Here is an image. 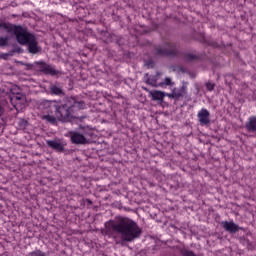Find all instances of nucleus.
Segmentation results:
<instances>
[{"mask_svg": "<svg viewBox=\"0 0 256 256\" xmlns=\"http://www.w3.org/2000/svg\"><path fill=\"white\" fill-rule=\"evenodd\" d=\"M113 233L121 235L120 245L125 246V243H133L139 239L143 230L137 222L127 217H118L117 220H109L105 223V235H113Z\"/></svg>", "mask_w": 256, "mask_h": 256, "instance_id": "nucleus-1", "label": "nucleus"}, {"mask_svg": "<svg viewBox=\"0 0 256 256\" xmlns=\"http://www.w3.org/2000/svg\"><path fill=\"white\" fill-rule=\"evenodd\" d=\"M0 31L15 35L19 45H27V42L35 35L28 32L27 29L23 28L21 25L11 24V22L7 21V18H0Z\"/></svg>", "mask_w": 256, "mask_h": 256, "instance_id": "nucleus-2", "label": "nucleus"}, {"mask_svg": "<svg viewBox=\"0 0 256 256\" xmlns=\"http://www.w3.org/2000/svg\"><path fill=\"white\" fill-rule=\"evenodd\" d=\"M79 129L82 131L79 132ZM70 140L73 145H90L91 140L87 137H93L95 133H93V128L89 125L80 124L77 132H70Z\"/></svg>", "mask_w": 256, "mask_h": 256, "instance_id": "nucleus-3", "label": "nucleus"}, {"mask_svg": "<svg viewBox=\"0 0 256 256\" xmlns=\"http://www.w3.org/2000/svg\"><path fill=\"white\" fill-rule=\"evenodd\" d=\"M74 110H71L67 106L63 104L60 106H55V115L58 121H62V123H71L73 121Z\"/></svg>", "mask_w": 256, "mask_h": 256, "instance_id": "nucleus-4", "label": "nucleus"}, {"mask_svg": "<svg viewBox=\"0 0 256 256\" xmlns=\"http://www.w3.org/2000/svg\"><path fill=\"white\" fill-rule=\"evenodd\" d=\"M34 65L38 67V71L43 73V75H50V77H59V75H63V72L55 69V66L47 64L45 61H36Z\"/></svg>", "mask_w": 256, "mask_h": 256, "instance_id": "nucleus-5", "label": "nucleus"}, {"mask_svg": "<svg viewBox=\"0 0 256 256\" xmlns=\"http://www.w3.org/2000/svg\"><path fill=\"white\" fill-rule=\"evenodd\" d=\"M221 227L226 233H230V235H235V233H239V231H245V228L237 225L233 221H222Z\"/></svg>", "mask_w": 256, "mask_h": 256, "instance_id": "nucleus-6", "label": "nucleus"}, {"mask_svg": "<svg viewBox=\"0 0 256 256\" xmlns=\"http://www.w3.org/2000/svg\"><path fill=\"white\" fill-rule=\"evenodd\" d=\"M25 45H27V51L28 53H31V55L41 53V46H39V42L37 41V37H35V35L32 36Z\"/></svg>", "mask_w": 256, "mask_h": 256, "instance_id": "nucleus-7", "label": "nucleus"}, {"mask_svg": "<svg viewBox=\"0 0 256 256\" xmlns=\"http://www.w3.org/2000/svg\"><path fill=\"white\" fill-rule=\"evenodd\" d=\"M166 51L168 53V57H181L183 55L181 53V49L179 48V44L175 42H166Z\"/></svg>", "mask_w": 256, "mask_h": 256, "instance_id": "nucleus-8", "label": "nucleus"}, {"mask_svg": "<svg viewBox=\"0 0 256 256\" xmlns=\"http://www.w3.org/2000/svg\"><path fill=\"white\" fill-rule=\"evenodd\" d=\"M46 145L56 151V153H65V144L61 140H47Z\"/></svg>", "mask_w": 256, "mask_h": 256, "instance_id": "nucleus-9", "label": "nucleus"}, {"mask_svg": "<svg viewBox=\"0 0 256 256\" xmlns=\"http://www.w3.org/2000/svg\"><path fill=\"white\" fill-rule=\"evenodd\" d=\"M198 121L200 123V125L205 126V125H211V119L209 117H211V113L208 112L207 109L202 108L199 112H198Z\"/></svg>", "mask_w": 256, "mask_h": 256, "instance_id": "nucleus-10", "label": "nucleus"}, {"mask_svg": "<svg viewBox=\"0 0 256 256\" xmlns=\"http://www.w3.org/2000/svg\"><path fill=\"white\" fill-rule=\"evenodd\" d=\"M149 97H151L152 101H158L161 105L165 99V92L161 90L149 91Z\"/></svg>", "mask_w": 256, "mask_h": 256, "instance_id": "nucleus-11", "label": "nucleus"}, {"mask_svg": "<svg viewBox=\"0 0 256 256\" xmlns=\"http://www.w3.org/2000/svg\"><path fill=\"white\" fill-rule=\"evenodd\" d=\"M49 94L56 95L57 97H65V90L57 84H51Z\"/></svg>", "mask_w": 256, "mask_h": 256, "instance_id": "nucleus-12", "label": "nucleus"}, {"mask_svg": "<svg viewBox=\"0 0 256 256\" xmlns=\"http://www.w3.org/2000/svg\"><path fill=\"white\" fill-rule=\"evenodd\" d=\"M154 56L169 57L166 45L164 44V46H161V45L154 46Z\"/></svg>", "mask_w": 256, "mask_h": 256, "instance_id": "nucleus-13", "label": "nucleus"}, {"mask_svg": "<svg viewBox=\"0 0 256 256\" xmlns=\"http://www.w3.org/2000/svg\"><path fill=\"white\" fill-rule=\"evenodd\" d=\"M245 128L248 133H256V116L249 118L248 122L245 124Z\"/></svg>", "mask_w": 256, "mask_h": 256, "instance_id": "nucleus-14", "label": "nucleus"}, {"mask_svg": "<svg viewBox=\"0 0 256 256\" xmlns=\"http://www.w3.org/2000/svg\"><path fill=\"white\" fill-rule=\"evenodd\" d=\"M75 103H77V98L75 97H66L65 103L63 104L65 107L73 111V108L75 107Z\"/></svg>", "mask_w": 256, "mask_h": 256, "instance_id": "nucleus-15", "label": "nucleus"}, {"mask_svg": "<svg viewBox=\"0 0 256 256\" xmlns=\"http://www.w3.org/2000/svg\"><path fill=\"white\" fill-rule=\"evenodd\" d=\"M183 60L186 63H193V61H199V56L191 53H186L183 55Z\"/></svg>", "mask_w": 256, "mask_h": 256, "instance_id": "nucleus-16", "label": "nucleus"}, {"mask_svg": "<svg viewBox=\"0 0 256 256\" xmlns=\"http://www.w3.org/2000/svg\"><path fill=\"white\" fill-rule=\"evenodd\" d=\"M175 94L178 95L176 96V100L179 101L181 97H185V95H187V86L183 85L177 92L175 90Z\"/></svg>", "mask_w": 256, "mask_h": 256, "instance_id": "nucleus-17", "label": "nucleus"}, {"mask_svg": "<svg viewBox=\"0 0 256 256\" xmlns=\"http://www.w3.org/2000/svg\"><path fill=\"white\" fill-rule=\"evenodd\" d=\"M29 256H51V255H49V253L41 251L40 249H37L30 252Z\"/></svg>", "mask_w": 256, "mask_h": 256, "instance_id": "nucleus-18", "label": "nucleus"}, {"mask_svg": "<svg viewBox=\"0 0 256 256\" xmlns=\"http://www.w3.org/2000/svg\"><path fill=\"white\" fill-rule=\"evenodd\" d=\"M43 119L48 123H51V125H57V118H55V116L45 115Z\"/></svg>", "mask_w": 256, "mask_h": 256, "instance_id": "nucleus-19", "label": "nucleus"}, {"mask_svg": "<svg viewBox=\"0 0 256 256\" xmlns=\"http://www.w3.org/2000/svg\"><path fill=\"white\" fill-rule=\"evenodd\" d=\"M9 45V36L0 37V47H7Z\"/></svg>", "mask_w": 256, "mask_h": 256, "instance_id": "nucleus-20", "label": "nucleus"}, {"mask_svg": "<svg viewBox=\"0 0 256 256\" xmlns=\"http://www.w3.org/2000/svg\"><path fill=\"white\" fill-rule=\"evenodd\" d=\"M72 119L75 120L76 125H78L79 127V125H82L81 123H83V120L87 119V116H81V117L73 116Z\"/></svg>", "mask_w": 256, "mask_h": 256, "instance_id": "nucleus-21", "label": "nucleus"}, {"mask_svg": "<svg viewBox=\"0 0 256 256\" xmlns=\"http://www.w3.org/2000/svg\"><path fill=\"white\" fill-rule=\"evenodd\" d=\"M150 81L151 87H159V85H157V81H159V78L157 76H151Z\"/></svg>", "mask_w": 256, "mask_h": 256, "instance_id": "nucleus-22", "label": "nucleus"}, {"mask_svg": "<svg viewBox=\"0 0 256 256\" xmlns=\"http://www.w3.org/2000/svg\"><path fill=\"white\" fill-rule=\"evenodd\" d=\"M27 125H29V122L25 119H20L19 120V127H21V129H26Z\"/></svg>", "mask_w": 256, "mask_h": 256, "instance_id": "nucleus-23", "label": "nucleus"}, {"mask_svg": "<svg viewBox=\"0 0 256 256\" xmlns=\"http://www.w3.org/2000/svg\"><path fill=\"white\" fill-rule=\"evenodd\" d=\"M208 45L214 49H221V44L217 43L216 41H210L208 42Z\"/></svg>", "mask_w": 256, "mask_h": 256, "instance_id": "nucleus-24", "label": "nucleus"}, {"mask_svg": "<svg viewBox=\"0 0 256 256\" xmlns=\"http://www.w3.org/2000/svg\"><path fill=\"white\" fill-rule=\"evenodd\" d=\"M165 97H169V99H177L179 95L175 94V88L172 90V93H165Z\"/></svg>", "mask_w": 256, "mask_h": 256, "instance_id": "nucleus-25", "label": "nucleus"}, {"mask_svg": "<svg viewBox=\"0 0 256 256\" xmlns=\"http://www.w3.org/2000/svg\"><path fill=\"white\" fill-rule=\"evenodd\" d=\"M75 107H77V109H79V110L85 109V102L76 100Z\"/></svg>", "mask_w": 256, "mask_h": 256, "instance_id": "nucleus-26", "label": "nucleus"}, {"mask_svg": "<svg viewBox=\"0 0 256 256\" xmlns=\"http://www.w3.org/2000/svg\"><path fill=\"white\" fill-rule=\"evenodd\" d=\"M206 89L207 91H213L215 89V83L207 82Z\"/></svg>", "mask_w": 256, "mask_h": 256, "instance_id": "nucleus-27", "label": "nucleus"}, {"mask_svg": "<svg viewBox=\"0 0 256 256\" xmlns=\"http://www.w3.org/2000/svg\"><path fill=\"white\" fill-rule=\"evenodd\" d=\"M164 85L171 86V85H175V83L171 81V78L166 77V78L164 79Z\"/></svg>", "mask_w": 256, "mask_h": 256, "instance_id": "nucleus-28", "label": "nucleus"}, {"mask_svg": "<svg viewBox=\"0 0 256 256\" xmlns=\"http://www.w3.org/2000/svg\"><path fill=\"white\" fill-rule=\"evenodd\" d=\"M146 67L153 69V67H155V62H153V60H149L148 62H146Z\"/></svg>", "mask_w": 256, "mask_h": 256, "instance_id": "nucleus-29", "label": "nucleus"}, {"mask_svg": "<svg viewBox=\"0 0 256 256\" xmlns=\"http://www.w3.org/2000/svg\"><path fill=\"white\" fill-rule=\"evenodd\" d=\"M18 63L20 65H24L25 67H28V69H33V64H27V63H24L22 61H18Z\"/></svg>", "mask_w": 256, "mask_h": 256, "instance_id": "nucleus-30", "label": "nucleus"}, {"mask_svg": "<svg viewBox=\"0 0 256 256\" xmlns=\"http://www.w3.org/2000/svg\"><path fill=\"white\" fill-rule=\"evenodd\" d=\"M13 50H14V53H23V48L21 47L13 48Z\"/></svg>", "mask_w": 256, "mask_h": 256, "instance_id": "nucleus-31", "label": "nucleus"}, {"mask_svg": "<svg viewBox=\"0 0 256 256\" xmlns=\"http://www.w3.org/2000/svg\"><path fill=\"white\" fill-rule=\"evenodd\" d=\"M5 55H8V57H13V55H15V50H11L8 53H5Z\"/></svg>", "mask_w": 256, "mask_h": 256, "instance_id": "nucleus-32", "label": "nucleus"}, {"mask_svg": "<svg viewBox=\"0 0 256 256\" xmlns=\"http://www.w3.org/2000/svg\"><path fill=\"white\" fill-rule=\"evenodd\" d=\"M4 113H5V108L1 106V103H0V118L2 117V115H4Z\"/></svg>", "mask_w": 256, "mask_h": 256, "instance_id": "nucleus-33", "label": "nucleus"}, {"mask_svg": "<svg viewBox=\"0 0 256 256\" xmlns=\"http://www.w3.org/2000/svg\"><path fill=\"white\" fill-rule=\"evenodd\" d=\"M145 83H146L147 85H150V86H151V78H146V79H145Z\"/></svg>", "mask_w": 256, "mask_h": 256, "instance_id": "nucleus-34", "label": "nucleus"}, {"mask_svg": "<svg viewBox=\"0 0 256 256\" xmlns=\"http://www.w3.org/2000/svg\"><path fill=\"white\" fill-rule=\"evenodd\" d=\"M16 99H17V101H21V99H23V96H21V94H17L16 95Z\"/></svg>", "mask_w": 256, "mask_h": 256, "instance_id": "nucleus-35", "label": "nucleus"}, {"mask_svg": "<svg viewBox=\"0 0 256 256\" xmlns=\"http://www.w3.org/2000/svg\"><path fill=\"white\" fill-rule=\"evenodd\" d=\"M86 203H87L88 205H93V201H92L91 199H86Z\"/></svg>", "mask_w": 256, "mask_h": 256, "instance_id": "nucleus-36", "label": "nucleus"}, {"mask_svg": "<svg viewBox=\"0 0 256 256\" xmlns=\"http://www.w3.org/2000/svg\"><path fill=\"white\" fill-rule=\"evenodd\" d=\"M116 45H119V47H121V38L116 40Z\"/></svg>", "mask_w": 256, "mask_h": 256, "instance_id": "nucleus-37", "label": "nucleus"}, {"mask_svg": "<svg viewBox=\"0 0 256 256\" xmlns=\"http://www.w3.org/2000/svg\"><path fill=\"white\" fill-rule=\"evenodd\" d=\"M158 87H163L165 85V82L157 83Z\"/></svg>", "mask_w": 256, "mask_h": 256, "instance_id": "nucleus-38", "label": "nucleus"}, {"mask_svg": "<svg viewBox=\"0 0 256 256\" xmlns=\"http://www.w3.org/2000/svg\"><path fill=\"white\" fill-rule=\"evenodd\" d=\"M142 89H143V91H147L148 93H149V91H150V90H148V88L145 87V86H142Z\"/></svg>", "mask_w": 256, "mask_h": 256, "instance_id": "nucleus-39", "label": "nucleus"}, {"mask_svg": "<svg viewBox=\"0 0 256 256\" xmlns=\"http://www.w3.org/2000/svg\"><path fill=\"white\" fill-rule=\"evenodd\" d=\"M155 77H161V73L160 72H157L156 75H154Z\"/></svg>", "mask_w": 256, "mask_h": 256, "instance_id": "nucleus-40", "label": "nucleus"}, {"mask_svg": "<svg viewBox=\"0 0 256 256\" xmlns=\"http://www.w3.org/2000/svg\"><path fill=\"white\" fill-rule=\"evenodd\" d=\"M7 57H9V55L3 54L2 59H7Z\"/></svg>", "mask_w": 256, "mask_h": 256, "instance_id": "nucleus-41", "label": "nucleus"}, {"mask_svg": "<svg viewBox=\"0 0 256 256\" xmlns=\"http://www.w3.org/2000/svg\"><path fill=\"white\" fill-rule=\"evenodd\" d=\"M144 77H145V79H149V73H146V74L144 75Z\"/></svg>", "mask_w": 256, "mask_h": 256, "instance_id": "nucleus-42", "label": "nucleus"}, {"mask_svg": "<svg viewBox=\"0 0 256 256\" xmlns=\"http://www.w3.org/2000/svg\"><path fill=\"white\" fill-rule=\"evenodd\" d=\"M246 242H247V243H249V241H248V240H246Z\"/></svg>", "mask_w": 256, "mask_h": 256, "instance_id": "nucleus-43", "label": "nucleus"}, {"mask_svg": "<svg viewBox=\"0 0 256 256\" xmlns=\"http://www.w3.org/2000/svg\"><path fill=\"white\" fill-rule=\"evenodd\" d=\"M0 93H1V88H0Z\"/></svg>", "mask_w": 256, "mask_h": 256, "instance_id": "nucleus-44", "label": "nucleus"}]
</instances>
